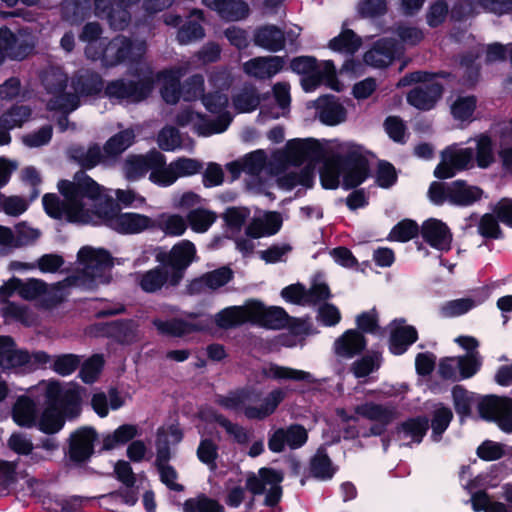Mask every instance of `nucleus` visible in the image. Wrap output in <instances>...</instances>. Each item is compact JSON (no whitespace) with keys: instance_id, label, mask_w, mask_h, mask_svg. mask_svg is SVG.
Returning <instances> with one entry per match:
<instances>
[{"instance_id":"nucleus-45","label":"nucleus","mask_w":512,"mask_h":512,"mask_svg":"<svg viewBox=\"0 0 512 512\" xmlns=\"http://www.w3.org/2000/svg\"><path fill=\"white\" fill-rule=\"evenodd\" d=\"M260 103V97L256 88L252 85H245L233 96V105L239 112L254 110Z\"/></svg>"},{"instance_id":"nucleus-46","label":"nucleus","mask_w":512,"mask_h":512,"mask_svg":"<svg viewBox=\"0 0 512 512\" xmlns=\"http://www.w3.org/2000/svg\"><path fill=\"white\" fill-rule=\"evenodd\" d=\"M41 80L49 93L58 94L66 88L68 77L59 68H49L43 72Z\"/></svg>"},{"instance_id":"nucleus-53","label":"nucleus","mask_w":512,"mask_h":512,"mask_svg":"<svg viewBox=\"0 0 512 512\" xmlns=\"http://www.w3.org/2000/svg\"><path fill=\"white\" fill-rule=\"evenodd\" d=\"M182 98L185 101H194L204 96V77L201 74H194L187 78L182 84Z\"/></svg>"},{"instance_id":"nucleus-50","label":"nucleus","mask_w":512,"mask_h":512,"mask_svg":"<svg viewBox=\"0 0 512 512\" xmlns=\"http://www.w3.org/2000/svg\"><path fill=\"white\" fill-rule=\"evenodd\" d=\"M310 472L316 478L325 479L332 477L334 469L329 457L323 450H318L310 460Z\"/></svg>"},{"instance_id":"nucleus-5","label":"nucleus","mask_w":512,"mask_h":512,"mask_svg":"<svg viewBox=\"0 0 512 512\" xmlns=\"http://www.w3.org/2000/svg\"><path fill=\"white\" fill-rule=\"evenodd\" d=\"M287 148L289 162L299 165L304 160H309L310 163L300 172H288L277 177L278 186L287 190L298 184L311 187L314 174V164L312 162H318L324 157V151L320 143L314 139L293 140L288 143Z\"/></svg>"},{"instance_id":"nucleus-2","label":"nucleus","mask_w":512,"mask_h":512,"mask_svg":"<svg viewBox=\"0 0 512 512\" xmlns=\"http://www.w3.org/2000/svg\"><path fill=\"white\" fill-rule=\"evenodd\" d=\"M46 407L39 420V428L46 434L57 433L65 419L76 418L81 412L80 388L75 385L62 386L58 381L45 384Z\"/></svg>"},{"instance_id":"nucleus-28","label":"nucleus","mask_w":512,"mask_h":512,"mask_svg":"<svg viewBox=\"0 0 512 512\" xmlns=\"http://www.w3.org/2000/svg\"><path fill=\"white\" fill-rule=\"evenodd\" d=\"M483 193L481 188L458 180L448 186V201L459 206H469L479 201Z\"/></svg>"},{"instance_id":"nucleus-23","label":"nucleus","mask_w":512,"mask_h":512,"mask_svg":"<svg viewBox=\"0 0 512 512\" xmlns=\"http://www.w3.org/2000/svg\"><path fill=\"white\" fill-rule=\"evenodd\" d=\"M398 50V42L393 38H382L364 54L366 64L383 68L390 65Z\"/></svg>"},{"instance_id":"nucleus-25","label":"nucleus","mask_w":512,"mask_h":512,"mask_svg":"<svg viewBox=\"0 0 512 512\" xmlns=\"http://www.w3.org/2000/svg\"><path fill=\"white\" fill-rule=\"evenodd\" d=\"M210 9L215 10L221 18L228 21H238L249 14V6L243 0H202Z\"/></svg>"},{"instance_id":"nucleus-10","label":"nucleus","mask_w":512,"mask_h":512,"mask_svg":"<svg viewBox=\"0 0 512 512\" xmlns=\"http://www.w3.org/2000/svg\"><path fill=\"white\" fill-rule=\"evenodd\" d=\"M145 41H133L118 35L106 43L105 64L116 66L124 62H139L146 53Z\"/></svg>"},{"instance_id":"nucleus-27","label":"nucleus","mask_w":512,"mask_h":512,"mask_svg":"<svg viewBox=\"0 0 512 512\" xmlns=\"http://www.w3.org/2000/svg\"><path fill=\"white\" fill-rule=\"evenodd\" d=\"M139 325L134 320H119L107 323L104 333L120 344H132L140 339Z\"/></svg>"},{"instance_id":"nucleus-43","label":"nucleus","mask_w":512,"mask_h":512,"mask_svg":"<svg viewBox=\"0 0 512 512\" xmlns=\"http://www.w3.org/2000/svg\"><path fill=\"white\" fill-rule=\"evenodd\" d=\"M343 169V158L331 157L325 160L320 171L321 181L326 188H336L339 185V176Z\"/></svg>"},{"instance_id":"nucleus-51","label":"nucleus","mask_w":512,"mask_h":512,"mask_svg":"<svg viewBox=\"0 0 512 512\" xmlns=\"http://www.w3.org/2000/svg\"><path fill=\"white\" fill-rule=\"evenodd\" d=\"M157 142L164 151H173L182 145L180 131L174 126H165L158 133Z\"/></svg>"},{"instance_id":"nucleus-48","label":"nucleus","mask_w":512,"mask_h":512,"mask_svg":"<svg viewBox=\"0 0 512 512\" xmlns=\"http://www.w3.org/2000/svg\"><path fill=\"white\" fill-rule=\"evenodd\" d=\"M216 214L212 211L198 208L191 210L187 215V221L196 232H205L213 224Z\"/></svg>"},{"instance_id":"nucleus-55","label":"nucleus","mask_w":512,"mask_h":512,"mask_svg":"<svg viewBox=\"0 0 512 512\" xmlns=\"http://www.w3.org/2000/svg\"><path fill=\"white\" fill-rule=\"evenodd\" d=\"M232 278L233 271L228 266H223L204 274L207 288L213 291L226 285Z\"/></svg>"},{"instance_id":"nucleus-18","label":"nucleus","mask_w":512,"mask_h":512,"mask_svg":"<svg viewBox=\"0 0 512 512\" xmlns=\"http://www.w3.org/2000/svg\"><path fill=\"white\" fill-rule=\"evenodd\" d=\"M441 156L442 161L435 169L434 174L439 179H446L453 177L455 170L468 168L474 153L472 148L459 150L448 148L442 152Z\"/></svg>"},{"instance_id":"nucleus-16","label":"nucleus","mask_w":512,"mask_h":512,"mask_svg":"<svg viewBox=\"0 0 512 512\" xmlns=\"http://www.w3.org/2000/svg\"><path fill=\"white\" fill-rule=\"evenodd\" d=\"M202 163L191 158H179L168 166H161L150 174V179L161 185H171L179 177L189 176L200 172Z\"/></svg>"},{"instance_id":"nucleus-30","label":"nucleus","mask_w":512,"mask_h":512,"mask_svg":"<svg viewBox=\"0 0 512 512\" xmlns=\"http://www.w3.org/2000/svg\"><path fill=\"white\" fill-rule=\"evenodd\" d=\"M366 345L362 333L357 330H349L335 342V353L342 357H353L361 353Z\"/></svg>"},{"instance_id":"nucleus-15","label":"nucleus","mask_w":512,"mask_h":512,"mask_svg":"<svg viewBox=\"0 0 512 512\" xmlns=\"http://www.w3.org/2000/svg\"><path fill=\"white\" fill-rule=\"evenodd\" d=\"M97 436L96 431L89 427L81 428L70 435L67 456L74 465L82 466L91 458Z\"/></svg>"},{"instance_id":"nucleus-7","label":"nucleus","mask_w":512,"mask_h":512,"mask_svg":"<svg viewBox=\"0 0 512 512\" xmlns=\"http://www.w3.org/2000/svg\"><path fill=\"white\" fill-rule=\"evenodd\" d=\"M78 258L83 267L67 279L70 284L92 288L98 283L110 281L109 271L113 265V260L107 251L83 247L78 253Z\"/></svg>"},{"instance_id":"nucleus-54","label":"nucleus","mask_w":512,"mask_h":512,"mask_svg":"<svg viewBox=\"0 0 512 512\" xmlns=\"http://www.w3.org/2000/svg\"><path fill=\"white\" fill-rule=\"evenodd\" d=\"M185 512H223V507L214 499L199 496L189 499L184 504Z\"/></svg>"},{"instance_id":"nucleus-21","label":"nucleus","mask_w":512,"mask_h":512,"mask_svg":"<svg viewBox=\"0 0 512 512\" xmlns=\"http://www.w3.org/2000/svg\"><path fill=\"white\" fill-rule=\"evenodd\" d=\"M343 185L347 188H354L361 184L368 176V160L358 154L352 153L343 158Z\"/></svg>"},{"instance_id":"nucleus-42","label":"nucleus","mask_w":512,"mask_h":512,"mask_svg":"<svg viewBox=\"0 0 512 512\" xmlns=\"http://www.w3.org/2000/svg\"><path fill=\"white\" fill-rule=\"evenodd\" d=\"M13 419L20 426L30 427L35 423V403L28 397H20L13 406Z\"/></svg>"},{"instance_id":"nucleus-61","label":"nucleus","mask_w":512,"mask_h":512,"mask_svg":"<svg viewBox=\"0 0 512 512\" xmlns=\"http://www.w3.org/2000/svg\"><path fill=\"white\" fill-rule=\"evenodd\" d=\"M103 365V359L99 355H94L88 359L81 367L80 377L85 383L94 382Z\"/></svg>"},{"instance_id":"nucleus-49","label":"nucleus","mask_w":512,"mask_h":512,"mask_svg":"<svg viewBox=\"0 0 512 512\" xmlns=\"http://www.w3.org/2000/svg\"><path fill=\"white\" fill-rule=\"evenodd\" d=\"M158 79L163 80L161 88V96L167 104L174 105L178 103L182 97V84L180 81L175 80L168 75H161V72L157 75Z\"/></svg>"},{"instance_id":"nucleus-6","label":"nucleus","mask_w":512,"mask_h":512,"mask_svg":"<svg viewBox=\"0 0 512 512\" xmlns=\"http://www.w3.org/2000/svg\"><path fill=\"white\" fill-rule=\"evenodd\" d=\"M435 78L450 79L454 76L445 71L437 73L415 71L401 78L397 86L404 87L418 83L407 93V102L418 110L428 111L435 107L444 92L443 85L434 81Z\"/></svg>"},{"instance_id":"nucleus-8","label":"nucleus","mask_w":512,"mask_h":512,"mask_svg":"<svg viewBox=\"0 0 512 512\" xmlns=\"http://www.w3.org/2000/svg\"><path fill=\"white\" fill-rule=\"evenodd\" d=\"M196 258V248L188 240L182 241L172 247L168 252L160 251L156 260L165 266L170 273V286L176 287L184 278L185 270Z\"/></svg>"},{"instance_id":"nucleus-22","label":"nucleus","mask_w":512,"mask_h":512,"mask_svg":"<svg viewBox=\"0 0 512 512\" xmlns=\"http://www.w3.org/2000/svg\"><path fill=\"white\" fill-rule=\"evenodd\" d=\"M165 164L164 156L159 152H152L147 156L132 155L124 163L125 175L129 180L143 176L149 169H158Z\"/></svg>"},{"instance_id":"nucleus-40","label":"nucleus","mask_w":512,"mask_h":512,"mask_svg":"<svg viewBox=\"0 0 512 512\" xmlns=\"http://www.w3.org/2000/svg\"><path fill=\"white\" fill-rule=\"evenodd\" d=\"M417 339V331L412 326H397L391 331L390 345L395 354L403 353Z\"/></svg>"},{"instance_id":"nucleus-60","label":"nucleus","mask_w":512,"mask_h":512,"mask_svg":"<svg viewBox=\"0 0 512 512\" xmlns=\"http://www.w3.org/2000/svg\"><path fill=\"white\" fill-rule=\"evenodd\" d=\"M449 13L448 4L444 0H437L434 2L426 15L427 23L430 27H437L441 25Z\"/></svg>"},{"instance_id":"nucleus-17","label":"nucleus","mask_w":512,"mask_h":512,"mask_svg":"<svg viewBox=\"0 0 512 512\" xmlns=\"http://www.w3.org/2000/svg\"><path fill=\"white\" fill-rule=\"evenodd\" d=\"M35 45L26 35L14 34L8 28L0 29V63L4 55L15 60H23L32 53Z\"/></svg>"},{"instance_id":"nucleus-12","label":"nucleus","mask_w":512,"mask_h":512,"mask_svg":"<svg viewBox=\"0 0 512 512\" xmlns=\"http://www.w3.org/2000/svg\"><path fill=\"white\" fill-rule=\"evenodd\" d=\"M202 102L210 112L220 115L215 120L201 121L195 124L197 132L205 136L223 132L231 122L229 113H222L228 103L227 95L220 92L209 93L203 96Z\"/></svg>"},{"instance_id":"nucleus-32","label":"nucleus","mask_w":512,"mask_h":512,"mask_svg":"<svg viewBox=\"0 0 512 512\" xmlns=\"http://www.w3.org/2000/svg\"><path fill=\"white\" fill-rule=\"evenodd\" d=\"M316 107L320 109V120L328 125H336L346 118L345 108L328 96L320 97L316 101Z\"/></svg>"},{"instance_id":"nucleus-31","label":"nucleus","mask_w":512,"mask_h":512,"mask_svg":"<svg viewBox=\"0 0 512 512\" xmlns=\"http://www.w3.org/2000/svg\"><path fill=\"white\" fill-rule=\"evenodd\" d=\"M153 324L161 334L174 337H182L192 332L203 331L206 328L201 324L189 323L179 318L170 321L154 319Z\"/></svg>"},{"instance_id":"nucleus-52","label":"nucleus","mask_w":512,"mask_h":512,"mask_svg":"<svg viewBox=\"0 0 512 512\" xmlns=\"http://www.w3.org/2000/svg\"><path fill=\"white\" fill-rule=\"evenodd\" d=\"M79 105V98L75 94L70 93H58L51 98L47 103L49 110L60 111L63 114H68Z\"/></svg>"},{"instance_id":"nucleus-39","label":"nucleus","mask_w":512,"mask_h":512,"mask_svg":"<svg viewBox=\"0 0 512 512\" xmlns=\"http://www.w3.org/2000/svg\"><path fill=\"white\" fill-rule=\"evenodd\" d=\"M165 283L170 285V273L164 265L158 266L144 273L141 277V288L149 293L160 290Z\"/></svg>"},{"instance_id":"nucleus-62","label":"nucleus","mask_w":512,"mask_h":512,"mask_svg":"<svg viewBox=\"0 0 512 512\" xmlns=\"http://www.w3.org/2000/svg\"><path fill=\"white\" fill-rule=\"evenodd\" d=\"M394 32L402 42L408 45H416L424 38L423 32L419 28L413 26L399 24L394 28Z\"/></svg>"},{"instance_id":"nucleus-1","label":"nucleus","mask_w":512,"mask_h":512,"mask_svg":"<svg viewBox=\"0 0 512 512\" xmlns=\"http://www.w3.org/2000/svg\"><path fill=\"white\" fill-rule=\"evenodd\" d=\"M58 187L63 200L55 194L43 198L45 210L51 217L75 223L104 220L113 227V220L119 215L118 205L103 194L101 187L84 171L77 172L73 181H60Z\"/></svg>"},{"instance_id":"nucleus-13","label":"nucleus","mask_w":512,"mask_h":512,"mask_svg":"<svg viewBox=\"0 0 512 512\" xmlns=\"http://www.w3.org/2000/svg\"><path fill=\"white\" fill-rule=\"evenodd\" d=\"M480 416L495 421L505 432H512V399L498 396H487L478 404Z\"/></svg>"},{"instance_id":"nucleus-58","label":"nucleus","mask_w":512,"mask_h":512,"mask_svg":"<svg viewBox=\"0 0 512 512\" xmlns=\"http://www.w3.org/2000/svg\"><path fill=\"white\" fill-rule=\"evenodd\" d=\"M358 12L364 18H375L387 12L385 0H362L358 4Z\"/></svg>"},{"instance_id":"nucleus-57","label":"nucleus","mask_w":512,"mask_h":512,"mask_svg":"<svg viewBox=\"0 0 512 512\" xmlns=\"http://www.w3.org/2000/svg\"><path fill=\"white\" fill-rule=\"evenodd\" d=\"M477 164L481 168L488 167L493 161L492 141L487 135H480L477 139Z\"/></svg>"},{"instance_id":"nucleus-35","label":"nucleus","mask_w":512,"mask_h":512,"mask_svg":"<svg viewBox=\"0 0 512 512\" xmlns=\"http://www.w3.org/2000/svg\"><path fill=\"white\" fill-rule=\"evenodd\" d=\"M282 475L269 468H262L258 475L252 473L246 481V488L254 495L261 494L265 490L266 484H279L282 481Z\"/></svg>"},{"instance_id":"nucleus-63","label":"nucleus","mask_w":512,"mask_h":512,"mask_svg":"<svg viewBox=\"0 0 512 512\" xmlns=\"http://www.w3.org/2000/svg\"><path fill=\"white\" fill-rule=\"evenodd\" d=\"M47 285L38 279H29L26 282L21 281L20 296L26 300H33L36 297L46 294Z\"/></svg>"},{"instance_id":"nucleus-26","label":"nucleus","mask_w":512,"mask_h":512,"mask_svg":"<svg viewBox=\"0 0 512 512\" xmlns=\"http://www.w3.org/2000/svg\"><path fill=\"white\" fill-rule=\"evenodd\" d=\"M423 238L433 247L448 250L452 241L449 228L440 220L430 219L422 226Z\"/></svg>"},{"instance_id":"nucleus-34","label":"nucleus","mask_w":512,"mask_h":512,"mask_svg":"<svg viewBox=\"0 0 512 512\" xmlns=\"http://www.w3.org/2000/svg\"><path fill=\"white\" fill-rule=\"evenodd\" d=\"M135 140V132L133 129L128 128L120 131L112 136L104 145L103 150L105 156L109 159H116L128 147L132 145Z\"/></svg>"},{"instance_id":"nucleus-38","label":"nucleus","mask_w":512,"mask_h":512,"mask_svg":"<svg viewBox=\"0 0 512 512\" xmlns=\"http://www.w3.org/2000/svg\"><path fill=\"white\" fill-rule=\"evenodd\" d=\"M70 157L84 168H92L98 163H105L109 160L105 156V152H102L97 145L91 146L88 150L82 147L72 148L70 150Z\"/></svg>"},{"instance_id":"nucleus-9","label":"nucleus","mask_w":512,"mask_h":512,"mask_svg":"<svg viewBox=\"0 0 512 512\" xmlns=\"http://www.w3.org/2000/svg\"><path fill=\"white\" fill-rule=\"evenodd\" d=\"M290 67L298 74L307 75L302 79V86L306 91L315 89L323 80L334 89H337L334 83L335 68L332 62L325 61L322 65H317V60L310 56H300L294 58Z\"/></svg>"},{"instance_id":"nucleus-37","label":"nucleus","mask_w":512,"mask_h":512,"mask_svg":"<svg viewBox=\"0 0 512 512\" xmlns=\"http://www.w3.org/2000/svg\"><path fill=\"white\" fill-rule=\"evenodd\" d=\"M90 8V0H64L62 16L72 24H79L88 17Z\"/></svg>"},{"instance_id":"nucleus-44","label":"nucleus","mask_w":512,"mask_h":512,"mask_svg":"<svg viewBox=\"0 0 512 512\" xmlns=\"http://www.w3.org/2000/svg\"><path fill=\"white\" fill-rule=\"evenodd\" d=\"M31 115V109L25 105H14L0 116V129L11 130L20 127Z\"/></svg>"},{"instance_id":"nucleus-14","label":"nucleus","mask_w":512,"mask_h":512,"mask_svg":"<svg viewBox=\"0 0 512 512\" xmlns=\"http://www.w3.org/2000/svg\"><path fill=\"white\" fill-rule=\"evenodd\" d=\"M48 359V355L43 352L29 355L26 351L16 349L11 337H0V367L2 369L17 368L32 363L44 364Z\"/></svg>"},{"instance_id":"nucleus-41","label":"nucleus","mask_w":512,"mask_h":512,"mask_svg":"<svg viewBox=\"0 0 512 512\" xmlns=\"http://www.w3.org/2000/svg\"><path fill=\"white\" fill-rule=\"evenodd\" d=\"M355 412L365 418L379 421L383 424H387L397 417V412L393 408L375 403L359 405L355 408Z\"/></svg>"},{"instance_id":"nucleus-19","label":"nucleus","mask_w":512,"mask_h":512,"mask_svg":"<svg viewBox=\"0 0 512 512\" xmlns=\"http://www.w3.org/2000/svg\"><path fill=\"white\" fill-rule=\"evenodd\" d=\"M266 160L265 152L257 150L246 156L241 162L243 171L251 175V179L246 182L247 189L272 197V193L268 190V183L258 176L263 170Z\"/></svg>"},{"instance_id":"nucleus-24","label":"nucleus","mask_w":512,"mask_h":512,"mask_svg":"<svg viewBox=\"0 0 512 512\" xmlns=\"http://www.w3.org/2000/svg\"><path fill=\"white\" fill-rule=\"evenodd\" d=\"M253 43L258 47L275 53L285 48L286 35L276 25H263L254 30Z\"/></svg>"},{"instance_id":"nucleus-4","label":"nucleus","mask_w":512,"mask_h":512,"mask_svg":"<svg viewBox=\"0 0 512 512\" xmlns=\"http://www.w3.org/2000/svg\"><path fill=\"white\" fill-rule=\"evenodd\" d=\"M285 392L276 389L264 399L262 394L254 389L244 388L233 391L227 396H218L216 403L231 410H242L250 420H264L270 416L283 401Z\"/></svg>"},{"instance_id":"nucleus-59","label":"nucleus","mask_w":512,"mask_h":512,"mask_svg":"<svg viewBox=\"0 0 512 512\" xmlns=\"http://www.w3.org/2000/svg\"><path fill=\"white\" fill-rule=\"evenodd\" d=\"M476 107L474 96L460 97L452 105V114L460 120H466L472 116Z\"/></svg>"},{"instance_id":"nucleus-33","label":"nucleus","mask_w":512,"mask_h":512,"mask_svg":"<svg viewBox=\"0 0 512 512\" xmlns=\"http://www.w3.org/2000/svg\"><path fill=\"white\" fill-rule=\"evenodd\" d=\"M72 84L76 92L85 95L96 94L103 88L101 76L91 70L79 71L73 78Z\"/></svg>"},{"instance_id":"nucleus-36","label":"nucleus","mask_w":512,"mask_h":512,"mask_svg":"<svg viewBox=\"0 0 512 512\" xmlns=\"http://www.w3.org/2000/svg\"><path fill=\"white\" fill-rule=\"evenodd\" d=\"M1 313L6 321H17L25 326L34 324L36 318L34 313L26 305H19L8 299H2Z\"/></svg>"},{"instance_id":"nucleus-20","label":"nucleus","mask_w":512,"mask_h":512,"mask_svg":"<svg viewBox=\"0 0 512 512\" xmlns=\"http://www.w3.org/2000/svg\"><path fill=\"white\" fill-rule=\"evenodd\" d=\"M284 63V59L279 56H260L245 62L242 69L250 77L265 80L277 74Z\"/></svg>"},{"instance_id":"nucleus-64","label":"nucleus","mask_w":512,"mask_h":512,"mask_svg":"<svg viewBox=\"0 0 512 512\" xmlns=\"http://www.w3.org/2000/svg\"><path fill=\"white\" fill-rule=\"evenodd\" d=\"M204 36V29L202 26L195 22L189 21L184 24L178 31L177 38L180 43H188Z\"/></svg>"},{"instance_id":"nucleus-56","label":"nucleus","mask_w":512,"mask_h":512,"mask_svg":"<svg viewBox=\"0 0 512 512\" xmlns=\"http://www.w3.org/2000/svg\"><path fill=\"white\" fill-rule=\"evenodd\" d=\"M110 27L117 31L124 30L131 21L130 12L117 4L104 16Z\"/></svg>"},{"instance_id":"nucleus-11","label":"nucleus","mask_w":512,"mask_h":512,"mask_svg":"<svg viewBox=\"0 0 512 512\" xmlns=\"http://www.w3.org/2000/svg\"><path fill=\"white\" fill-rule=\"evenodd\" d=\"M153 85V80L148 77L138 81L118 79L107 84L105 93L111 98L138 103L148 98Z\"/></svg>"},{"instance_id":"nucleus-29","label":"nucleus","mask_w":512,"mask_h":512,"mask_svg":"<svg viewBox=\"0 0 512 512\" xmlns=\"http://www.w3.org/2000/svg\"><path fill=\"white\" fill-rule=\"evenodd\" d=\"M155 226L150 217L135 213L120 214L113 220V228L122 233H139Z\"/></svg>"},{"instance_id":"nucleus-3","label":"nucleus","mask_w":512,"mask_h":512,"mask_svg":"<svg viewBox=\"0 0 512 512\" xmlns=\"http://www.w3.org/2000/svg\"><path fill=\"white\" fill-rule=\"evenodd\" d=\"M290 316L283 308H265L261 302L250 301L243 306H231L214 316L215 324L221 329H231L246 322L257 323L270 329L287 326Z\"/></svg>"},{"instance_id":"nucleus-47","label":"nucleus","mask_w":512,"mask_h":512,"mask_svg":"<svg viewBox=\"0 0 512 512\" xmlns=\"http://www.w3.org/2000/svg\"><path fill=\"white\" fill-rule=\"evenodd\" d=\"M361 44V38L358 37L352 30L346 29L338 37L330 41L329 47L333 50L354 53L360 48Z\"/></svg>"}]
</instances>
